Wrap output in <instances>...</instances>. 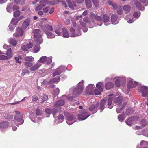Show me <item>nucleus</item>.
<instances>
[{
    "label": "nucleus",
    "instance_id": "33",
    "mask_svg": "<svg viewBox=\"0 0 148 148\" xmlns=\"http://www.w3.org/2000/svg\"><path fill=\"white\" fill-rule=\"evenodd\" d=\"M113 84L112 82H108L105 84V88L106 89H109L113 86Z\"/></svg>",
    "mask_w": 148,
    "mask_h": 148
},
{
    "label": "nucleus",
    "instance_id": "13",
    "mask_svg": "<svg viewBox=\"0 0 148 148\" xmlns=\"http://www.w3.org/2000/svg\"><path fill=\"white\" fill-rule=\"evenodd\" d=\"M65 67L63 66H60L54 72L53 74V76H55L57 75H59L62 71H63L65 70Z\"/></svg>",
    "mask_w": 148,
    "mask_h": 148
},
{
    "label": "nucleus",
    "instance_id": "4",
    "mask_svg": "<svg viewBox=\"0 0 148 148\" xmlns=\"http://www.w3.org/2000/svg\"><path fill=\"white\" fill-rule=\"evenodd\" d=\"M52 57H48L46 56H44L40 57L38 61V62L44 63L46 62L47 64H49L52 62Z\"/></svg>",
    "mask_w": 148,
    "mask_h": 148
},
{
    "label": "nucleus",
    "instance_id": "58",
    "mask_svg": "<svg viewBox=\"0 0 148 148\" xmlns=\"http://www.w3.org/2000/svg\"><path fill=\"white\" fill-rule=\"evenodd\" d=\"M49 9L50 8L49 7H47L44 8L43 9V10L45 13H46L48 11Z\"/></svg>",
    "mask_w": 148,
    "mask_h": 148
},
{
    "label": "nucleus",
    "instance_id": "28",
    "mask_svg": "<svg viewBox=\"0 0 148 148\" xmlns=\"http://www.w3.org/2000/svg\"><path fill=\"white\" fill-rule=\"evenodd\" d=\"M54 29H56L55 32L56 34L58 36H62V34L61 32V30L60 27L58 26H55Z\"/></svg>",
    "mask_w": 148,
    "mask_h": 148
},
{
    "label": "nucleus",
    "instance_id": "26",
    "mask_svg": "<svg viewBox=\"0 0 148 148\" xmlns=\"http://www.w3.org/2000/svg\"><path fill=\"white\" fill-rule=\"evenodd\" d=\"M57 110L55 108L53 109H47L45 110V112L48 114H50L52 113L53 116L56 114L57 112Z\"/></svg>",
    "mask_w": 148,
    "mask_h": 148
},
{
    "label": "nucleus",
    "instance_id": "16",
    "mask_svg": "<svg viewBox=\"0 0 148 148\" xmlns=\"http://www.w3.org/2000/svg\"><path fill=\"white\" fill-rule=\"evenodd\" d=\"M99 104L97 103L95 104H92L89 108V110L93 113H95L97 110Z\"/></svg>",
    "mask_w": 148,
    "mask_h": 148
},
{
    "label": "nucleus",
    "instance_id": "30",
    "mask_svg": "<svg viewBox=\"0 0 148 148\" xmlns=\"http://www.w3.org/2000/svg\"><path fill=\"white\" fill-rule=\"evenodd\" d=\"M131 7L128 5H126L123 6V9L126 13H129L131 9Z\"/></svg>",
    "mask_w": 148,
    "mask_h": 148
},
{
    "label": "nucleus",
    "instance_id": "6",
    "mask_svg": "<svg viewBox=\"0 0 148 148\" xmlns=\"http://www.w3.org/2000/svg\"><path fill=\"white\" fill-rule=\"evenodd\" d=\"M109 5L112 6L114 9L117 10V12L119 14L121 15L122 14L123 11L122 8L119 6H117L116 4L110 1H108Z\"/></svg>",
    "mask_w": 148,
    "mask_h": 148
},
{
    "label": "nucleus",
    "instance_id": "5",
    "mask_svg": "<svg viewBox=\"0 0 148 148\" xmlns=\"http://www.w3.org/2000/svg\"><path fill=\"white\" fill-rule=\"evenodd\" d=\"M66 121L68 124L71 125L76 121V119L73 115L68 114L66 115Z\"/></svg>",
    "mask_w": 148,
    "mask_h": 148
},
{
    "label": "nucleus",
    "instance_id": "38",
    "mask_svg": "<svg viewBox=\"0 0 148 148\" xmlns=\"http://www.w3.org/2000/svg\"><path fill=\"white\" fill-rule=\"evenodd\" d=\"M112 100V97H109L108 99V107L110 108H111L112 107V106H111Z\"/></svg>",
    "mask_w": 148,
    "mask_h": 148
},
{
    "label": "nucleus",
    "instance_id": "51",
    "mask_svg": "<svg viewBox=\"0 0 148 148\" xmlns=\"http://www.w3.org/2000/svg\"><path fill=\"white\" fill-rule=\"evenodd\" d=\"M58 118L60 121V122H62L64 120V116L62 115H60L58 116Z\"/></svg>",
    "mask_w": 148,
    "mask_h": 148
},
{
    "label": "nucleus",
    "instance_id": "37",
    "mask_svg": "<svg viewBox=\"0 0 148 148\" xmlns=\"http://www.w3.org/2000/svg\"><path fill=\"white\" fill-rule=\"evenodd\" d=\"M40 49V47L38 45H36L34 47V51L35 53H37L39 51Z\"/></svg>",
    "mask_w": 148,
    "mask_h": 148
},
{
    "label": "nucleus",
    "instance_id": "2",
    "mask_svg": "<svg viewBox=\"0 0 148 148\" xmlns=\"http://www.w3.org/2000/svg\"><path fill=\"white\" fill-rule=\"evenodd\" d=\"M33 33L34 34V37L35 38V40L39 44L42 42L43 40L41 38V32L39 29H34Z\"/></svg>",
    "mask_w": 148,
    "mask_h": 148
},
{
    "label": "nucleus",
    "instance_id": "15",
    "mask_svg": "<svg viewBox=\"0 0 148 148\" xmlns=\"http://www.w3.org/2000/svg\"><path fill=\"white\" fill-rule=\"evenodd\" d=\"M137 119L136 117H132L129 118L126 121V124L129 126H131L135 122V120Z\"/></svg>",
    "mask_w": 148,
    "mask_h": 148
},
{
    "label": "nucleus",
    "instance_id": "36",
    "mask_svg": "<svg viewBox=\"0 0 148 148\" xmlns=\"http://www.w3.org/2000/svg\"><path fill=\"white\" fill-rule=\"evenodd\" d=\"M24 60L27 61L32 62L34 60V58L31 56H26L24 58Z\"/></svg>",
    "mask_w": 148,
    "mask_h": 148
},
{
    "label": "nucleus",
    "instance_id": "1",
    "mask_svg": "<svg viewBox=\"0 0 148 148\" xmlns=\"http://www.w3.org/2000/svg\"><path fill=\"white\" fill-rule=\"evenodd\" d=\"M62 36L64 37L67 38L69 37V34L67 30L65 28H63L62 29ZM70 36L71 37H75L79 36L81 35L79 30L75 32V29L73 27H71L70 29Z\"/></svg>",
    "mask_w": 148,
    "mask_h": 148
},
{
    "label": "nucleus",
    "instance_id": "3",
    "mask_svg": "<svg viewBox=\"0 0 148 148\" xmlns=\"http://www.w3.org/2000/svg\"><path fill=\"white\" fill-rule=\"evenodd\" d=\"M83 81L78 84L77 87L73 91V94L75 95H79L82 92L84 88Z\"/></svg>",
    "mask_w": 148,
    "mask_h": 148
},
{
    "label": "nucleus",
    "instance_id": "48",
    "mask_svg": "<svg viewBox=\"0 0 148 148\" xmlns=\"http://www.w3.org/2000/svg\"><path fill=\"white\" fill-rule=\"evenodd\" d=\"M4 117L6 119H10L13 117V116L9 114L6 113L4 115Z\"/></svg>",
    "mask_w": 148,
    "mask_h": 148
},
{
    "label": "nucleus",
    "instance_id": "9",
    "mask_svg": "<svg viewBox=\"0 0 148 148\" xmlns=\"http://www.w3.org/2000/svg\"><path fill=\"white\" fill-rule=\"evenodd\" d=\"M115 85L118 87L120 86L121 84L122 83H124L126 79L125 77H117L115 78Z\"/></svg>",
    "mask_w": 148,
    "mask_h": 148
},
{
    "label": "nucleus",
    "instance_id": "34",
    "mask_svg": "<svg viewBox=\"0 0 148 148\" xmlns=\"http://www.w3.org/2000/svg\"><path fill=\"white\" fill-rule=\"evenodd\" d=\"M60 80V78L59 77H56L52 79L49 81V83H58Z\"/></svg>",
    "mask_w": 148,
    "mask_h": 148
},
{
    "label": "nucleus",
    "instance_id": "17",
    "mask_svg": "<svg viewBox=\"0 0 148 148\" xmlns=\"http://www.w3.org/2000/svg\"><path fill=\"white\" fill-rule=\"evenodd\" d=\"M42 64L39 62H38V61L36 62L33 66L30 68L29 70L31 71H33L37 70L41 66Z\"/></svg>",
    "mask_w": 148,
    "mask_h": 148
},
{
    "label": "nucleus",
    "instance_id": "62",
    "mask_svg": "<svg viewBox=\"0 0 148 148\" xmlns=\"http://www.w3.org/2000/svg\"><path fill=\"white\" fill-rule=\"evenodd\" d=\"M33 46V44L31 42H29V43L27 44V47L28 49L31 48Z\"/></svg>",
    "mask_w": 148,
    "mask_h": 148
},
{
    "label": "nucleus",
    "instance_id": "32",
    "mask_svg": "<svg viewBox=\"0 0 148 148\" xmlns=\"http://www.w3.org/2000/svg\"><path fill=\"white\" fill-rule=\"evenodd\" d=\"M126 105V103H124L122 105H121L119 106V107L117 108H116V112L117 113H120L121 111L122 110L123 108Z\"/></svg>",
    "mask_w": 148,
    "mask_h": 148
},
{
    "label": "nucleus",
    "instance_id": "7",
    "mask_svg": "<svg viewBox=\"0 0 148 148\" xmlns=\"http://www.w3.org/2000/svg\"><path fill=\"white\" fill-rule=\"evenodd\" d=\"M15 112L17 115L14 117L15 119L16 120L17 122L16 124L17 126L18 125V123L19 125L22 124L23 123V121L22 119V116L20 114L19 111H15Z\"/></svg>",
    "mask_w": 148,
    "mask_h": 148
},
{
    "label": "nucleus",
    "instance_id": "10",
    "mask_svg": "<svg viewBox=\"0 0 148 148\" xmlns=\"http://www.w3.org/2000/svg\"><path fill=\"white\" fill-rule=\"evenodd\" d=\"M89 116V115L87 113V110H85L81 114H78V117L79 120H83L86 119Z\"/></svg>",
    "mask_w": 148,
    "mask_h": 148
},
{
    "label": "nucleus",
    "instance_id": "21",
    "mask_svg": "<svg viewBox=\"0 0 148 148\" xmlns=\"http://www.w3.org/2000/svg\"><path fill=\"white\" fill-rule=\"evenodd\" d=\"M64 101L62 100H58L55 105V106L56 108H58V109H61V108L60 107V106L63 105L64 103Z\"/></svg>",
    "mask_w": 148,
    "mask_h": 148
},
{
    "label": "nucleus",
    "instance_id": "31",
    "mask_svg": "<svg viewBox=\"0 0 148 148\" xmlns=\"http://www.w3.org/2000/svg\"><path fill=\"white\" fill-rule=\"evenodd\" d=\"M45 33L46 34L47 37L48 38H52L55 37V36L51 32H48V31H46Z\"/></svg>",
    "mask_w": 148,
    "mask_h": 148
},
{
    "label": "nucleus",
    "instance_id": "20",
    "mask_svg": "<svg viewBox=\"0 0 148 148\" xmlns=\"http://www.w3.org/2000/svg\"><path fill=\"white\" fill-rule=\"evenodd\" d=\"M132 3H134L135 5L138 9L141 10H144V8L142 7L141 3H139L137 1L134 0L132 2Z\"/></svg>",
    "mask_w": 148,
    "mask_h": 148
},
{
    "label": "nucleus",
    "instance_id": "55",
    "mask_svg": "<svg viewBox=\"0 0 148 148\" xmlns=\"http://www.w3.org/2000/svg\"><path fill=\"white\" fill-rule=\"evenodd\" d=\"M95 6L97 7L99 5V2L98 0H92Z\"/></svg>",
    "mask_w": 148,
    "mask_h": 148
},
{
    "label": "nucleus",
    "instance_id": "52",
    "mask_svg": "<svg viewBox=\"0 0 148 148\" xmlns=\"http://www.w3.org/2000/svg\"><path fill=\"white\" fill-rule=\"evenodd\" d=\"M140 13H138L137 12H135L133 14V16L134 18H138L140 15Z\"/></svg>",
    "mask_w": 148,
    "mask_h": 148
},
{
    "label": "nucleus",
    "instance_id": "18",
    "mask_svg": "<svg viewBox=\"0 0 148 148\" xmlns=\"http://www.w3.org/2000/svg\"><path fill=\"white\" fill-rule=\"evenodd\" d=\"M142 96L145 97L148 93V88L147 86H143L141 88Z\"/></svg>",
    "mask_w": 148,
    "mask_h": 148
},
{
    "label": "nucleus",
    "instance_id": "12",
    "mask_svg": "<svg viewBox=\"0 0 148 148\" xmlns=\"http://www.w3.org/2000/svg\"><path fill=\"white\" fill-rule=\"evenodd\" d=\"M127 80V87L128 88H134L138 84L136 82L134 81L133 79L131 78H128Z\"/></svg>",
    "mask_w": 148,
    "mask_h": 148
},
{
    "label": "nucleus",
    "instance_id": "22",
    "mask_svg": "<svg viewBox=\"0 0 148 148\" xmlns=\"http://www.w3.org/2000/svg\"><path fill=\"white\" fill-rule=\"evenodd\" d=\"M8 125V123L5 121L2 122L0 124V130H2L7 128Z\"/></svg>",
    "mask_w": 148,
    "mask_h": 148
},
{
    "label": "nucleus",
    "instance_id": "39",
    "mask_svg": "<svg viewBox=\"0 0 148 148\" xmlns=\"http://www.w3.org/2000/svg\"><path fill=\"white\" fill-rule=\"evenodd\" d=\"M13 6L12 3L8 4L6 10L7 11L9 12H10L12 11V8Z\"/></svg>",
    "mask_w": 148,
    "mask_h": 148
},
{
    "label": "nucleus",
    "instance_id": "60",
    "mask_svg": "<svg viewBox=\"0 0 148 148\" xmlns=\"http://www.w3.org/2000/svg\"><path fill=\"white\" fill-rule=\"evenodd\" d=\"M140 123L142 124V125L143 127L145 126L147 124V122H146L145 121V120H142L141 121Z\"/></svg>",
    "mask_w": 148,
    "mask_h": 148
},
{
    "label": "nucleus",
    "instance_id": "53",
    "mask_svg": "<svg viewBox=\"0 0 148 148\" xmlns=\"http://www.w3.org/2000/svg\"><path fill=\"white\" fill-rule=\"evenodd\" d=\"M118 119L120 121H122L124 120L125 119L124 116L122 115H119L118 116Z\"/></svg>",
    "mask_w": 148,
    "mask_h": 148
},
{
    "label": "nucleus",
    "instance_id": "11",
    "mask_svg": "<svg viewBox=\"0 0 148 148\" xmlns=\"http://www.w3.org/2000/svg\"><path fill=\"white\" fill-rule=\"evenodd\" d=\"M95 87V86L92 84H90L88 85L86 88V93L90 95H93L94 94L93 89Z\"/></svg>",
    "mask_w": 148,
    "mask_h": 148
},
{
    "label": "nucleus",
    "instance_id": "43",
    "mask_svg": "<svg viewBox=\"0 0 148 148\" xmlns=\"http://www.w3.org/2000/svg\"><path fill=\"white\" fill-rule=\"evenodd\" d=\"M29 73V71H28L27 69H24L22 70L21 75L22 76H24L26 73H27V74L28 75Z\"/></svg>",
    "mask_w": 148,
    "mask_h": 148
},
{
    "label": "nucleus",
    "instance_id": "64",
    "mask_svg": "<svg viewBox=\"0 0 148 148\" xmlns=\"http://www.w3.org/2000/svg\"><path fill=\"white\" fill-rule=\"evenodd\" d=\"M0 58L1 59L5 60L8 58L7 56L4 55L0 56Z\"/></svg>",
    "mask_w": 148,
    "mask_h": 148
},
{
    "label": "nucleus",
    "instance_id": "25",
    "mask_svg": "<svg viewBox=\"0 0 148 148\" xmlns=\"http://www.w3.org/2000/svg\"><path fill=\"white\" fill-rule=\"evenodd\" d=\"M43 29L45 33L46 32V31H48V32H51L53 30L52 26L48 24H46L43 27Z\"/></svg>",
    "mask_w": 148,
    "mask_h": 148
},
{
    "label": "nucleus",
    "instance_id": "24",
    "mask_svg": "<svg viewBox=\"0 0 148 148\" xmlns=\"http://www.w3.org/2000/svg\"><path fill=\"white\" fill-rule=\"evenodd\" d=\"M111 20L113 24H116L119 22L117 19V16L116 15H112L111 17Z\"/></svg>",
    "mask_w": 148,
    "mask_h": 148
},
{
    "label": "nucleus",
    "instance_id": "59",
    "mask_svg": "<svg viewBox=\"0 0 148 148\" xmlns=\"http://www.w3.org/2000/svg\"><path fill=\"white\" fill-rule=\"evenodd\" d=\"M48 99V96L45 95H43L42 98L43 101H46Z\"/></svg>",
    "mask_w": 148,
    "mask_h": 148
},
{
    "label": "nucleus",
    "instance_id": "63",
    "mask_svg": "<svg viewBox=\"0 0 148 148\" xmlns=\"http://www.w3.org/2000/svg\"><path fill=\"white\" fill-rule=\"evenodd\" d=\"M84 21L88 24H89L90 23V21H89V19L88 17H86L84 19Z\"/></svg>",
    "mask_w": 148,
    "mask_h": 148
},
{
    "label": "nucleus",
    "instance_id": "8",
    "mask_svg": "<svg viewBox=\"0 0 148 148\" xmlns=\"http://www.w3.org/2000/svg\"><path fill=\"white\" fill-rule=\"evenodd\" d=\"M48 3L47 0H41L39 2L40 4L36 6L35 8L36 11H38L41 10L42 8L46 6V4Z\"/></svg>",
    "mask_w": 148,
    "mask_h": 148
},
{
    "label": "nucleus",
    "instance_id": "27",
    "mask_svg": "<svg viewBox=\"0 0 148 148\" xmlns=\"http://www.w3.org/2000/svg\"><path fill=\"white\" fill-rule=\"evenodd\" d=\"M96 86L100 91H103L104 87L103 82H99L97 83L96 84Z\"/></svg>",
    "mask_w": 148,
    "mask_h": 148
},
{
    "label": "nucleus",
    "instance_id": "47",
    "mask_svg": "<svg viewBox=\"0 0 148 148\" xmlns=\"http://www.w3.org/2000/svg\"><path fill=\"white\" fill-rule=\"evenodd\" d=\"M21 14V12L19 10H16V11L14 14V16L15 17H18Z\"/></svg>",
    "mask_w": 148,
    "mask_h": 148
},
{
    "label": "nucleus",
    "instance_id": "57",
    "mask_svg": "<svg viewBox=\"0 0 148 148\" xmlns=\"http://www.w3.org/2000/svg\"><path fill=\"white\" fill-rule=\"evenodd\" d=\"M59 90L58 88H55V89L54 90V94L55 95H58L59 93Z\"/></svg>",
    "mask_w": 148,
    "mask_h": 148
},
{
    "label": "nucleus",
    "instance_id": "45",
    "mask_svg": "<svg viewBox=\"0 0 148 148\" xmlns=\"http://www.w3.org/2000/svg\"><path fill=\"white\" fill-rule=\"evenodd\" d=\"M18 21H19L17 18H13L11 20V24L14 25H16Z\"/></svg>",
    "mask_w": 148,
    "mask_h": 148
},
{
    "label": "nucleus",
    "instance_id": "35",
    "mask_svg": "<svg viewBox=\"0 0 148 148\" xmlns=\"http://www.w3.org/2000/svg\"><path fill=\"white\" fill-rule=\"evenodd\" d=\"M6 55H7V56L8 58L12 57L13 55L11 48H10L7 50L6 53Z\"/></svg>",
    "mask_w": 148,
    "mask_h": 148
},
{
    "label": "nucleus",
    "instance_id": "19",
    "mask_svg": "<svg viewBox=\"0 0 148 148\" xmlns=\"http://www.w3.org/2000/svg\"><path fill=\"white\" fill-rule=\"evenodd\" d=\"M103 18L105 25H108L110 24V18L106 14L104 15L103 16Z\"/></svg>",
    "mask_w": 148,
    "mask_h": 148
},
{
    "label": "nucleus",
    "instance_id": "54",
    "mask_svg": "<svg viewBox=\"0 0 148 148\" xmlns=\"http://www.w3.org/2000/svg\"><path fill=\"white\" fill-rule=\"evenodd\" d=\"M36 114L38 115H41L42 113V110H40L39 109H37L36 111Z\"/></svg>",
    "mask_w": 148,
    "mask_h": 148
},
{
    "label": "nucleus",
    "instance_id": "41",
    "mask_svg": "<svg viewBox=\"0 0 148 148\" xmlns=\"http://www.w3.org/2000/svg\"><path fill=\"white\" fill-rule=\"evenodd\" d=\"M25 66L27 68L31 67L33 65L32 63L29 62H24Z\"/></svg>",
    "mask_w": 148,
    "mask_h": 148
},
{
    "label": "nucleus",
    "instance_id": "56",
    "mask_svg": "<svg viewBox=\"0 0 148 148\" xmlns=\"http://www.w3.org/2000/svg\"><path fill=\"white\" fill-rule=\"evenodd\" d=\"M101 91L99 90H98L97 89H95L94 91V94L95 95H99L100 94Z\"/></svg>",
    "mask_w": 148,
    "mask_h": 148
},
{
    "label": "nucleus",
    "instance_id": "46",
    "mask_svg": "<svg viewBox=\"0 0 148 148\" xmlns=\"http://www.w3.org/2000/svg\"><path fill=\"white\" fill-rule=\"evenodd\" d=\"M105 100L103 99L101 100L100 104V109L103 110L104 109V106L105 104Z\"/></svg>",
    "mask_w": 148,
    "mask_h": 148
},
{
    "label": "nucleus",
    "instance_id": "44",
    "mask_svg": "<svg viewBox=\"0 0 148 148\" xmlns=\"http://www.w3.org/2000/svg\"><path fill=\"white\" fill-rule=\"evenodd\" d=\"M93 18L99 21H102V18L98 16H95L94 15H92L91 16Z\"/></svg>",
    "mask_w": 148,
    "mask_h": 148
},
{
    "label": "nucleus",
    "instance_id": "49",
    "mask_svg": "<svg viewBox=\"0 0 148 148\" xmlns=\"http://www.w3.org/2000/svg\"><path fill=\"white\" fill-rule=\"evenodd\" d=\"M38 96L36 95H34L32 97V101L33 102L36 101L38 100Z\"/></svg>",
    "mask_w": 148,
    "mask_h": 148
},
{
    "label": "nucleus",
    "instance_id": "23",
    "mask_svg": "<svg viewBox=\"0 0 148 148\" xmlns=\"http://www.w3.org/2000/svg\"><path fill=\"white\" fill-rule=\"evenodd\" d=\"M30 20L29 18L26 19L23 23L22 25L23 28L25 29L30 24Z\"/></svg>",
    "mask_w": 148,
    "mask_h": 148
},
{
    "label": "nucleus",
    "instance_id": "14",
    "mask_svg": "<svg viewBox=\"0 0 148 148\" xmlns=\"http://www.w3.org/2000/svg\"><path fill=\"white\" fill-rule=\"evenodd\" d=\"M24 31L22 29L20 28L16 29V33L13 34L14 37H17L22 36L23 34Z\"/></svg>",
    "mask_w": 148,
    "mask_h": 148
},
{
    "label": "nucleus",
    "instance_id": "29",
    "mask_svg": "<svg viewBox=\"0 0 148 148\" xmlns=\"http://www.w3.org/2000/svg\"><path fill=\"white\" fill-rule=\"evenodd\" d=\"M121 97H119L116 98L114 100V103H118V105L119 106H121Z\"/></svg>",
    "mask_w": 148,
    "mask_h": 148
},
{
    "label": "nucleus",
    "instance_id": "42",
    "mask_svg": "<svg viewBox=\"0 0 148 148\" xmlns=\"http://www.w3.org/2000/svg\"><path fill=\"white\" fill-rule=\"evenodd\" d=\"M85 3L88 8H89L91 7V3L90 0H85Z\"/></svg>",
    "mask_w": 148,
    "mask_h": 148
},
{
    "label": "nucleus",
    "instance_id": "50",
    "mask_svg": "<svg viewBox=\"0 0 148 148\" xmlns=\"http://www.w3.org/2000/svg\"><path fill=\"white\" fill-rule=\"evenodd\" d=\"M10 42L14 46H15L17 44V41L13 39L10 40Z\"/></svg>",
    "mask_w": 148,
    "mask_h": 148
},
{
    "label": "nucleus",
    "instance_id": "40",
    "mask_svg": "<svg viewBox=\"0 0 148 148\" xmlns=\"http://www.w3.org/2000/svg\"><path fill=\"white\" fill-rule=\"evenodd\" d=\"M69 6L71 8H73L74 6H76L75 5V3L73 2V3H72L70 0H67L66 1Z\"/></svg>",
    "mask_w": 148,
    "mask_h": 148
},
{
    "label": "nucleus",
    "instance_id": "61",
    "mask_svg": "<svg viewBox=\"0 0 148 148\" xmlns=\"http://www.w3.org/2000/svg\"><path fill=\"white\" fill-rule=\"evenodd\" d=\"M27 48L25 45H23L21 47V49L24 51H27Z\"/></svg>",
    "mask_w": 148,
    "mask_h": 148
}]
</instances>
